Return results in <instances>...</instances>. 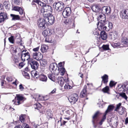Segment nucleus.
<instances>
[{
  "instance_id": "9b49d317",
  "label": "nucleus",
  "mask_w": 128,
  "mask_h": 128,
  "mask_svg": "<svg viewBox=\"0 0 128 128\" xmlns=\"http://www.w3.org/2000/svg\"><path fill=\"white\" fill-rule=\"evenodd\" d=\"M16 98L17 99V102H14V104L16 105H18L23 102L24 98L20 94H17Z\"/></svg>"
},
{
  "instance_id": "603ef678",
  "label": "nucleus",
  "mask_w": 128,
  "mask_h": 128,
  "mask_svg": "<svg viewBox=\"0 0 128 128\" xmlns=\"http://www.w3.org/2000/svg\"><path fill=\"white\" fill-rule=\"evenodd\" d=\"M23 74V75L26 78L29 79L30 78L29 75L28 73L24 72Z\"/></svg>"
},
{
  "instance_id": "864d4df0",
  "label": "nucleus",
  "mask_w": 128,
  "mask_h": 128,
  "mask_svg": "<svg viewBox=\"0 0 128 128\" xmlns=\"http://www.w3.org/2000/svg\"><path fill=\"white\" fill-rule=\"evenodd\" d=\"M8 39L10 42L12 44L14 43V39L13 36H11Z\"/></svg>"
},
{
  "instance_id": "a878e982",
  "label": "nucleus",
  "mask_w": 128,
  "mask_h": 128,
  "mask_svg": "<svg viewBox=\"0 0 128 128\" xmlns=\"http://www.w3.org/2000/svg\"><path fill=\"white\" fill-rule=\"evenodd\" d=\"M48 48V46L46 44H44L42 45L40 50L42 52H46Z\"/></svg>"
},
{
  "instance_id": "e2e57ef3",
  "label": "nucleus",
  "mask_w": 128,
  "mask_h": 128,
  "mask_svg": "<svg viewBox=\"0 0 128 128\" xmlns=\"http://www.w3.org/2000/svg\"><path fill=\"white\" fill-rule=\"evenodd\" d=\"M34 77L36 78H37L39 76L40 77L39 75L38 74V73L37 72H36L34 73Z\"/></svg>"
},
{
  "instance_id": "a211bd4d",
  "label": "nucleus",
  "mask_w": 128,
  "mask_h": 128,
  "mask_svg": "<svg viewBox=\"0 0 128 128\" xmlns=\"http://www.w3.org/2000/svg\"><path fill=\"white\" fill-rule=\"evenodd\" d=\"M13 10H14L18 12L20 15H22V17L24 16V12L21 8L18 6H14L13 8Z\"/></svg>"
},
{
  "instance_id": "c756f323",
  "label": "nucleus",
  "mask_w": 128,
  "mask_h": 128,
  "mask_svg": "<svg viewBox=\"0 0 128 128\" xmlns=\"http://www.w3.org/2000/svg\"><path fill=\"white\" fill-rule=\"evenodd\" d=\"M92 9L94 12H98L100 10L99 6L97 5L93 6Z\"/></svg>"
},
{
  "instance_id": "5fc2aeb1",
  "label": "nucleus",
  "mask_w": 128,
  "mask_h": 128,
  "mask_svg": "<svg viewBox=\"0 0 128 128\" xmlns=\"http://www.w3.org/2000/svg\"><path fill=\"white\" fill-rule=\"evenodd\" d=\"M126 86L125 84L122 85V84H120V85H118V87H119V88H122V89H124L126 87Z\"/></svg>"
},
{
  "instance_id": "bf43d9fd",
  "label": "nucleus",
  "mask_w": 128,
  "mask_h": 128,
  "mask_svg": "<svg viewBox=\"0 0 128 128\" xmlns=\"http://www.w3.org/2000/svg\"><path fill=\"white\" fill-rule=\"evenodd\" d=\"M39 104H36L34 105V108L35 109H36L38 110L40 109V107L38 106Z\"/></svg>"
},
{
  "instance_id": "79ce46f5",
  "label": "nucleus",
  "mask_w": 128,
  "mask_h": 128,
  "mask_svg": "<svg viewBox=\"0 0 128 128\" xmlns=\"http://www.w3.org/2000/svg\"><path fill=\"white\" fill-rule=\"evenodd\" d=\"M119 95L123 98H124L126 100H127L128 97L126 95L125 93L122 92L120 93Z\"/></svg>"
},
{
  "instance_id": "c03bdc74",
  "label": "nucleus",
  "mask_w": 128,
  "mask_h": 128,
  "mask_svg": "<svg viewBox=\"0 0 128 128\" xmlns=\"http://www.w3.org/2000/svg\"><path fill=\"white\" fill-rule=\"evenodd\" d=\"M112 46L114 47L115 48L118 46H120V47H123V46H122L121 44H120L119 43L117 42V43H113L112 44Z\"/></svg>"
},
{
  "instance_id": "37998d69",
  "label": "nucleus",
  "mask_w": 128,
  "mask_h": 128,
  "mask_svg": "<svg viewBox=\"0 0 128 128\" xmlns=\"http://www.w3.org/2000/svg\"><path fill=\"white\" fill-rule=\"evenodd\" d=\"M60 74L62 76H63L66 70L64 68H60Z\"/></svg>"
},
{
  "instance_id": "774afa93",
  "label": "nucleus",
  "mask_w": 128,
  "mask_h": 128,
  "mask_svg": "<svg viewBox=\"0 0 128 128\" xmlns=\"http://www.w3.org/2000/svg\"><path fill=\"white\" fill-rule=\"evenodd\" d=\"M53 2V0H47V4H52Z\"/></svg>"
},
{
  "instance_id": "b1692460",
  "label": "nucleus",
  "mask_w": 128,
  "mask_h": 128,
  "mask_svg": "<svg viewBox=\"0 0 128 128\" xmlns=\"http://www.w3.org/2000/svg\"><path fill=\"white\" fill-rule=\"evenodd\" d=\"M10 16L12 18V20H19L20 19V17L18 15L10 14Z\"/></svg>"
},
{
  "instance_id": "2eb2a0df",
  "label": "nucleus",
  "mask_w": 128,
  "mask_h": 128,
  "mask_svg": "<svg viewBox=\"0 0 128 128\" xmlns=\"http://www.w3.org/2000/svg\"><path fill=\"white\" fill-rule=\"evenodd\" d=\"M31 67L34 70L36 69L39 65L38 62L35 61H32L30 63Z\"/></svg>"
},
{
  "instance_id": "f8f14e48",
  "label": "nucleus",
  "mask_w": 128,
  "mask_h": 128,
  "mask_svg": "<svg viewBox=\"0 0 128 128\" xmlns=\"http://www.w3.org/2000/svg\"><path fill=\"white\" fill-rule=\"evenodd\" d=\"M101 11L102 14H110V7H108L107 6H104L102 8Z\"/></svg>"
},
{
  "instance_id": "4c0bfd02",
  "label": "nucleus",
  "mask_w": 128,
  "mask_h": 128,
  "mask_svg": "<svg viewBox=\"0 0 128 128\" xmlns=\"http://www.w3.org/2000/svg\"><path fill=\"white\" fill-rule=\"evenodd\" d=\"M64 87V88L66 89H70L72 88V86L70 85L68 82H66Z\"/></svg>"
},
{
  "instance_id": "ea45409f",
  "label": "nucleus",
  "mask_w": 128,
  "mask_h": 128,
  "mask_svg": "<svg viewBox=\"0 0 128 128\" xmlns=\"http://www.w3.org/2000/svg\"><path fill=\"white\" fill-rule=\"evenodd\" d=\"M75 25L74 23V20H72V22H71L69 26H68V28H71L74 27Z\"/></svg>"
},
{
  "instance_id": "7c9ffc66",
  "label": "nucleus",
  "mask_w": 128,
  "mask_h": 128,
  "mask_svg": "<svg viewBox=\"0 0 128 128\" xmlns=\"http://www.w3.org/2000/svg\"><path fill=\"white\" fill-rule=\"evenodd\" d=\"M40 63L42 66L45 67L47 66V62L46 60L44 59L40 60Z\"/></svg>"
},
{
  "instance_id": "f257e3e1",
  "label": "nucleus",
  "mask_w": 128,
  "mask_h": 128,
  "mask_svg": "<svg viewBox=\"0 0 128 128\" xmlns=\"http://www.w3.org/2000/svg\"><path fill=\"white\" fill-rule=\"evenodd\" d=\"M98 28L100 30H106L108 31L112 27V24L108 21H106L103 22H98L97 24Z\"/></svg>"
},
{
  "instance_id": "6ab92c4d",
  "label": "nucleus",
  "mask_w": 128,
  "mask_h": 128,
  "mask_svg": "<svg viewBox=\"0 0 128 128\" xmlns=\"http://www.w3.org/2000/svg\"><path fill=\"white\" fill-rule=\"evenodd\" d=\"M42 34L45 37H46L47 36H50L52 34L51 30L49 29L45 30L42 32Z\"/></svg>"
},
{
  "instance_id": "ddd939ff",
  "label": "nucleus",
  "mask_w": 128,
  "mask_h": 128,
  "mask_svg": "<svg viewBox=\"0 0 128 128\" xmlns=\"http://www.w3.org/2000/svg\"><path fill=\"white\" fill-rule=\"evenodd\" d=\"M121 42V45H123V46H128V38L127 37H124L122 38Z\"/></svg>"
},
{
  "instance_id": "69168bd1",
  "label": "nucleus",
  "mask_w": 128,
  "mask_h": 128,
  "mask_svg": "<svg viewBox=\"0 0 128 128\" xmlns=\"http://www.w3.org/2000/svg\"><path fill=\"white\" fill-rule=\"evenodd\" d=\"M6 79L8 81L12 82V78L10 76L7 77Z\"/></svg>"
},
{
  "instance_id": "4468645a",
  "label": "nucleus",
  "mask_w": 128,
  "mask_h": 128,
  "mask_svg": "<svg viewBox=\"0 0 128 128\" xmlns=\"http://www.w3.org/2000/svg\"><path fill=\"white\" fill-rule=\"evenodd\" d=\"M6 14L4 12L0 13V23L3 22L5 20L7 19Z\"/></svg>"
},
{
  "instance_id": "f3484780",
  "label": "nucleus",
  "mask_w": 128,
  "mask_h": 128,
  "mask_svg": "<svg viewBox=\"0 0 128 128\" xmlns=\"http://www.w3.org/2000/svg\"><path fill=\"white\" fill-rule=\"evenodd\" d=\"M86 86L84 85L83 89L80 93V96L81 98H83L86 96H87V92L86 90Z\"/></svg>"
},
{
  "instance_id": "3c124183",
  "label": "nucleus",
  "mask_w": 128,
  "mask_h": 128,
  "mask_svg": "<svg viewBox=\"0 0 128 128\" xmlns=\"http://www.w3.org/2000/svg\"><path fill=\"white\" fill-rule=\"evenodd\" d=\"M13 51L15 53L18 52V54H20V52H21V50L19 48H17L15 49Z\"/></svg>"
},
{
  "instance_id": "20e7f679",
  "label": "nucleus",
  "mask_w": 128,
  "mask_h": 128,
  "mask_svg": "<svg viewBox=\"0 0 128 128\" xmlns=\"http://www.w3.org/2000/svg\"><path fill=\"white\" fill-rule=\"evenodd\" d=\"M44 20L46 21V23H48V24H53L54 22V17L52 15H50L47 17H44Z\"/></svg>"
},
{
  "instance_id": "f03ea898",
  "label": "nucleus",
  "mask_w": 128,
  "mask_h": 128,
  "mask_svg": "<svg viewBox=\"0 0 128 128\" xmlns=\"http://www.w3.org/2000/svg\"><path fill=\"white\" fill-rule=\"evenodd\" d=\"M21 53V58L22 61H25L26 60H28L30 58V54L26 50H23L20 53Z\"/></svg>"
},
{
  "instance_id": "bb28decb",
  "label": "nucleus",
  "mask_w": 128,
  "mask_h": 128,
  "mask_svg": "<svg viewBox=\"0 0 128 128\" xmlns=\"http://www.w3.org/2000/svg\"><path fill=\"white\" fill-rule=\"evenodd\" d=\"M40 80L43 82H46L47 80V78L44 75L40 74Z\"/></svg>"
},
{
  "instance_id": "09e8293b",
  "label": "nucleus",
  "mask_w": 128,
  "mask_h": 128,
  "mask_svg": "<svg viewBox=\"0 0 128 128\" xmlns=\"http://www.w3.org/2000/svg\"><path fill=\"white\" fill-rule=\"evenodd\" d=\"M48 100V98L47 99H45V97H44V96H39V98L38 100Z\"/></svg>"
},
{
  "instance_id": "338daca9",
  "label": "nucleus",
  "mask_w": 128,
  "mask_h": 128,
  "mask_svg": "<svg viewBox=\"0 0 128 128\" xmlns=\"http://www.w3.org/2000/svg\"><path fill=\"white\" fill-rule=\"evenodd\" d=\"M39 47H38L36 48H34L33 49V50L34 52H36L38 51L39 49Z\"/></svg>"
},
{
  "instance_id": "58836bf2",
  "label": "nucleus",
  "mask_w": 128,
  "mask_h": 128,
  "mask_svg": "<svg viewBox=\"0 0 128 128\" xmlns=\"http://www.w3.org/2000/svg\"><path fill=\"white\" fill-rule=\"evenodd\" d=\"M12 2H13L16 5L20 4L22 2L21 0H12Z\"/></svg>"
},
{
  "instance_id": "1a4fd4ad",
  "label": "nucleus",
  "mask_w": 128,
  "mask_h": 128,
  "mask_svg": "<svg viewBox=\"0 0 128 128\" xmlns=\"http://www.w3.org/2000/svg\"><path fill=\"white\" fill-rule=\"evenodd\" d=\"M120 17L123 19H127L128 18V9L123 10L120 13Z\"/></svg>"
},
{
  "instance_id": "72a5a7b5",
  "label": "nucleus",
  "mask_w": 128,
  "mask_h": 128,
  "mask_svg": "<svg viewBox=\"0 0 128 128\" xmlns=\"http://www.w3.org/2000/svg\"><path fill=\"white\" fill-rule=\"evenodd\" d=\"M102 81L104 84H106L108 82V76L106 74H105L102 76Z\"/></svg>"
},
{
  "instance_id": "cd10ccee",
  "label": "nucleus",
  "mask_w": 128,
  "mask_h": 128,
  "mask_svg": "<svg viewBox=\"0 0 128 128\" xmlns=\"http://www.w3.org/2000/svg\"><path fill=\"white\" fill-rule=\"evenodd\" d=\"M114 108V106L112 105L109 106L108 107L107 110L105 112V114L106 115L107 113L112 111Z\"/></svg>"
},
{
  "instance_id": "2f4dec72",
  "label": "nucleus",
  "mask_w": 128,
  "mask_h": 128,
  "mask_svg": "<svg viewBox=\"0 0 128 128\" xmlns=\"http://www.w3.org/2000/svg\"><path fill=\"white\" fill-rule=\"evenodd\" d=\"M72 20H74L71 18L67 19L64 21V23L66 26H68L70 24L71 22H72Z\"/></svg>"
},
{
  "instance_id": "4d7b16f0",
  "label": "nucleus",
  "mask_w": 128,
  "mask_h": 128,
  "mask_svg": "<svg viewBox=\"0 0 128 128\" xmlns=\"http://www.w3.org/2000/svg\"><path fill=\"white\" fill-rule=\"evenodd\" d=\"M22 126L24 128H31L30 126L26 123H24L22 124Z\"/></svg>"
},
{
  "instance_id": "c85d7f7f",
  "label": "nucleus",
  "mask_w": 128,
  "mask_h": 128,
  "mask_svg": "<svg viewBox=\"0 0 128 128\" xmlns=\"http://www.w3.org/2000/svg\"><path fill=\"white\" fill-rule=\"evenodd\" d=\"M126 109L124 107L122 106L117 111L119 112L120 114L122 115L124 113Z\"/></svg>"
},
{
  "instance_id": "aec40b11",
  "label": "nucleus",
  "mask_w": 128,
  "mask_h": 128,
  "mask_svg": "<svg viewBox=\"0 0 128 128\" xmlns=\"http://www.w3.org/2000/svg\"><path fill=\"white\" fill-rule=\"evenodd\" d=\"M58 83L61 86H62L64 84V80L63 77H58Z\"/></svg>"
},
{
  "instance_id": "13d9d810",
  "label": "nucleus",
  "mask_w": 128,
  "mask_h": 128,
  "mask_svg": "<svg viewBox=\"0 0 128 128\" xmlns=\"http://www.w3.org/2000/svg\"><path fill=\"white\" fill-rule=\"evenodd\" d=\"M116 83H115L114 82L111 81L110 83V86L111 87H112L116 85Z\"/></svg>"
},
{
  "instance_id": "680f3d73",
  "label": "nucleus",
  "mask_w": 128,
  "mask_h": 128,
  "mask_svg": "<svg viewBox=\"0 0 128 128\" xmlns=\"http://www.w3.org/2000/svg\"><path fill=\"white\" fill-rule=\"evenodd\" d=\"M24 65V62H21L19 64L18 66H19L20 67V68H21L23 67Z\"/></svg>"
},
{
  "instance_id": "423d86ee",
  "label": "nucleus",
  "mask_w": 128,
  "mask_h": 128,
  "mask_svg": "<svg viewBox=\"0 0 128 128\" xmlns=\"http://www.w3.org/2000/svg\"><path fill=\"white\" fill-rule=\"evenodd\" d=\"M32 56L33 58L36 60L39 61L42 58V55L39 52H34L32 53Z\"/></svg>"
},
{
  "instance_id": "7ed1b4c3",
  "label": "nucleus",
  "mask_w": 128,
  "mask_h": 128,
  "mask_svg": "<svg viewBox=\"0 0 128 128\" xmlns=\"http://www.w3.org/2000/svg\"><path fill=\"white\" fill-rule=\"evenodd\" d=\"M54 4L55 6V9L58 12L62 11L64 8V4L61 2H55Z\"/></svg>"
},
{
  "instance_id": "0eeeda50",
  "label": "nucleus",
  "mask_w": 128,
  "mask_h": 128,
  "mask_svg": "<svg viewBox=\"0 0 128 128\" xmlns=\"http://www.w3.org/2000/svg\"><path fill=\"white\" fill-rule=\"evenodd\" d=\"M44 11V14H46L45 12H48V14H51L52 12V7L48 5H46V4L43 7V8L41 10V11L42 10Z\"/></svg>"
},
{
  "instance_id": "c9c22d12",
  "label": "nucleus",
  "mask_w": 128,
  "mask_h": 128,
  "mask_svg": "<svg viewBox=\"0 0 128 128\" xmlns=\"http://www.w3.org/2000/svg\"><path fill=\"white\" fill-rule=\"evenodd\" d=\"M34 2L42 6H44L45 4L39 0H35L34 1Z\"/></svg>"
},
{
  "instance_id": "9d476101",
  "label": "nucleus",
  "mask_w": 128,
  "mask_h": 128,
  "mask_svg": "<svg viewBox=\"0 0 128 128\" xmlns=\"http://www.w3.org/2000/svg\"><path fill=\"white\" fill-rule=\"evenodd\" d=\"M46 23V22L44 20V19L41 20L38 23V27L41 29H44L46 28L45 24Z\"/></svg>"
},
{
  "instance_id": "5701e85b",
  "label": "nucleus",
  "mask_w": 128,
  "mask_h": 128,
  "mask_svg": "<svg viewBox=\"0 0 128 128\" xmlns=\"http://www.w3.org/2000/svg\"><path fill=\"white\" fill-rule=\"evenodd\" d=\"M99 114V112L98 111L96 112L92 116V122L93 124L95 123V120L97 119L98 114Z\"/></svg>"
},
{
  "instance_id": "a18cd8bd",
  "label": "nucleus",
  "mask_w": 128,
  "mask_h": 128,
  "mask_svg": "<svg viewBox=\"0 0 128 128\" xmlns=\"http://www.w3.org/2000/svg\"><path fill=\"white\" fill-rule=\"evenodd\" d=\"M45 41L48 42H52V40L50 36H47L46 37Z\"/></svg>"
},
{
  "instance_id": "f704fd0d",
  "label": "nucleus",
  "mask_w": 128,
  "mask_h": 128,
  "mask_svg": "<svg viewBox=\"0 0 128 128\" xmlns=\"http://www.w3.org/2000/svg\"><path fill=\"white\" fill-rule=\"evenodd\" d=\"M56 68L52 71L53 73H54L55 75H58L60 72V69L58 66H56Z\"/></svg>"
},
{
  "instance_id": "6e6552de",
  "label": "nucleus",
  "mask_w": 128,
  "mask_h": 128,
  "mask_svg": "<svg viewBox=\"0 0 128 128\" xmlns=\"http://www.w3.org/2000/svg\"><path fill=\"white\" fill-rule=\"evenodd\" d=\"M71 13V9L70 7L66 8L63 11L62 14L63 17L66 18L69 16Z\"/></svg>"
},
{
  "instance_id": "052dcab7",
  "label": "nucleus",
  "mask_w": 128,
  "mask_h": 128,
  "mask_svg": "<svg viewBox=\"0 0 128 128\" xmlns=\"http://www.w3.org/2000/svg\"><path fill=\"white\" fill-rule=\"evenodd\" d=\"M87 85L88 86L90 89H92L93 88V86L92 83H88Z\"/></svg>"
},
{
  "instance_id": "dca6fc26",
  "label": "nucleus",
  "mask_w": 128,
  "mask_h": 128,
  "mask_svg": "<svg viewBox=\"0 0 128 128\" xmlns=\"http://www.w3.org/2000/svg\"><path fill=\"white\" fill-rule=\"evenodd\" d=\"M106 16L104 14H100L99 16L98 17V22H105L106 21Z\"/></svg>"
},
{
  "instance_id": "473e14b6",
  "label": "nucleus",
  "mask_w": 128,
  "mask_h": 128,
  "mask_svg": "<svg viewBox=\"0 0 128 128\" xmlns=\"http://www.w3.org/2000/svg\"><path fill=\"white\" fill-rule=\"evenodd\" d=\"M4 6L6 9H9L10 8V5L8 1H5L3 3Z\"/></svg>"
},
{
  "instance_id": "412c9836",
  "label": "nucleus",
  "mask_w": 128,
  "mask_h": 128,
  "mask_svg": "<svg viewBox=\"0 0 128 128\" xmlns=\"http://www.w3.org/2000/svg\"><path fill=\"white\" fill-rule=\"evenodd\" d=\"M110 36V38L113 40H115L117 38V34L116 32H114L111 33Z\"/></svg>"
},
{
  "instance_id": "e433bc0d",
  "label": "nucleus",
  "mask_w": 128,
  "mask_h": 128,
  "mask_svg": "<svg viewBox=\"0 0 128 128\" xmlns=\"http://www.w3.org/2000/svg\"><path fill=\"white\" fill-rule=\"evenodd\" d=\"M48 77L52 81H54L55 80L54 76L53 74L52 73L49 74H48Z\"/></svg>"
},
{
  "instance_id": "6e6d98bb",
  "label": "nucleus",
  "mask_w": 128,
  "mask_h": 128,
  "mask_svg": "<svg viewBox=\"0 0 128 128\" xmlns=\"http://www.w3.org/2000/svg\"><path fill=\"white\" fill-rule=\"evenodd\" d=\"M121 103H119L116 105V107L115 110H114L117 111L120 108V106H121Z\"/></svg>"
},
{
  "instance_id": "4be33fe9",
  "label": "nucleus",
  "mask_w": 128,
  "mask_h": 128,
  "mask_svg": "<svg viewBox=\"0 0 128 128\" xmlns=\"http://www.w3.org/2000/svg\"><path fill=\"white\" fill-rule=\"evenodd\" d=\"M100 37L103 40H106L107 38V34L104 31H102L100 32Z\"/></svg>"
},
{
  "instance_id": "a19ab883",
  "label": "nucleus",
  "mask_w": 128,
  "mask_h": 128,
  "mask_svg": "<svg viewBox=\"0 0 128 128\" xmlns=\"http://www.w3.org/2000/svg\"><path fill=\"white\" fill-rule=\"evenodd\" d=\"M46 114L47 116H48V118H51L52 116V114L51 113V110H48L46 113Z\"/></svg>"
},
{
  "instance_id": "de8ad7c7",
  "label": "nucleus",
  "mask_w": 128,
  "mask_h": 128,
  "mask_svg": "<svg viewBox=\"0 0 128 128\" xmlns=\"http://www.w3.org/2000/svg\"><path fill=\"white\" fill-rule=\"evenodd\" d=\"M106 114H105L104 116L101 120V121L99 122V124L100 125H102V123L104 122V120L106 119Z\"/></svg>"
},
{
  "instance_id": "8fccbe9b",
  "label": "nucleus",
  "mask_w": 128,
  "mask_h": 128,
  "mask_svg": "<svg viewBox=\"0 0 128 128\" xmlns=\"http://www.w3.org/2000/svg\"><path fill=\"white\" fill-rule=\"evenodd\" d=\"M102 48L104 50H108L109 49V46L108 45H104L102 46Z\"/></svg>"
},
{
  "instance_id": "0e129e2a",
  "label": "nucleus",
  "mask_w": 128,
  "mask_h": 128,
  "mask_svg": "<svg viewBox=\"0 0 128 128\" xmlns=\"http://www.w3.org/2000/svg\"><path fill=\"white\" fill-rule=\"evenodd\" d=\"M19 88L20 90L22 91L24 89V88L22 86V84H20L19 86Z\"/></svg>"
},
{
  "instance_id": "49530a36",
  "label": "nucleus",
  "mask_w": 128,
  "mask_h": 128,
  "mask_svg": "<svg viewBox=\"0 0 128 128\" xmlns=\"http://www.w3.org/2000/svg\"><path fill=\"white\" fill-rule=\"evenodd\" d=\"M109 90V88L108 86H106L103 88L102 90V91L104 93L108 92Z\"/></svg>"
},
{
  "instance_id": "39448f33",
  "label": "nucleus",
  "mask_w": 128,
  "mask_h": 128,
  "mask_svg": "<svg viewBox=\"0 0 128 128\" xmlns=\"http://www.w3.org/2000/svg\"><path fill=\"white\" fill-rule=\"evenodd\" d=\"M78 98V96L77 94H74L70 96L68 100L72 104H74L77 101Z\"/></svg>"
},
{
  "instance_id": "393cba45",
  "label": "nucleus",
  "mask_w": 128,
  "mask_h": 128,
  "mask_svg": "<svg viewBox=\"0 0 128 128\" xmlns=\"http://www.w3.org/2000/svg\"><path fill=\"white\" fill-rule=\"evenodd\" d=\"M56 66H58L56 64L54 63H52L51 64L50 66V70H51L52 72L56 68Z\"/></svg>"
}]
</instances>
